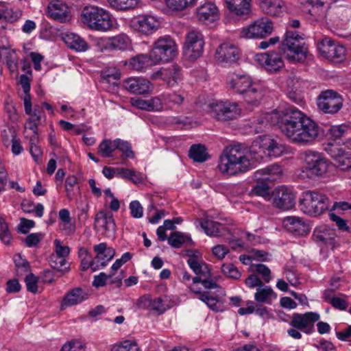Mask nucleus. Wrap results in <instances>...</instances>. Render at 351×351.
Returning <instances> with one entry per match:
<instances>
[{
  "mask_svg": "<svg viewBox=\"0 0 351 351\" xmlns=\"http://www.w3.org/2000/svg\"><path fill=\"white\" fill-rule=\"evenodd\" d=\"M278 125L289 140L302 145L313 143L321 132L319 125L295 107L282 110L278 117Z\"/></svg>",
  "mask_w": 351,
  "mask_h": 351,
  "instance_id": "obj_1",
  "label": "nucleus"
},
{
  "mask_svg": "<svg viewBox=\"0 0 351 351\" xmlns=\"http://www.w3.org/2000/svg\"><path fill=\"white\" fill-rule=\"evenodd\" d=\"M218 168L222 173L234 176L252 168L250 160L237 147L226 148L220 156Z\"/></svg>",
  "mask_w": 351,
  "mask_h": 351,
  "instance_id": "obj_2",
  "label": "nucleus"
},
{
  "mask_svg": "<svg viewBox=\"0 0 351 351\" xmlns=\"http://www.w3.org/2000/svg\"><path fill=\"white\" fill-rule=\"evenodd\" d=\"M330 206L328 197L316 191H305L299 200L301 211L311 217H317L326 212Z\"/></svg>",
  "mask_w": 351,
  "mask_h": 351,
  "instance_id": "obj_3",
  "label": "nucleus"
},
{
  "mask_svg": "<svg viewBox=\"0 0 351 351\" xmlns=\"http://www.w3.org/2000/svg\"><path fill=\"white\" fill-rule=\"evenodd\" d=\"M282 49L290 62H302L306 59L308 47L304 38L296 32L287 31Z\"/></svg>",
  "mask_w": 351,
  "mask_h": 351,
  "instance_id": "obj_4",
  "label": "nucleus"
},
{
  "mask_svg": "<svg viewBox=\"0 0 351 351\" xmlns=\"http://www.w3.org/2000/svg\"><path fill=\"white\" fill-rule=\"evenodd\" d=\"M82 21L89 28L106 32L113 26L111 15L103 8L97 6H86L82 11Z\"/></svg>",
  "mask_w": 351,
  "mask_h": 351,
  "instance_id": "obj_5",
  "label": "nucleus"
},
{
  "mask_svg": "<svg viewBox=\"0 0 351 351\" xmlns=\"http://www.w3.org/2000/svg\"><path fill=\"white\" fill-rule=\"evenodd\" d=\"M319 318V315L315 312L293 313L289 322L292 328L287 330V334L293 339H300L302 338L301 331L306 334L314 332V324Z\"/></svg>",
  "mask_w": 351,
  "mask_h": 351,
  "instance_id": "obj_6",
  "label": "nucleus"
},
{
  "mask_svg": "<svg viewBox=\"0 0 351 351\" xmlns=\"http://www.w3.org/2000/svg\"><path fill=\"white\" fill-rule=\"evenodd\" d=\"M150 58L155 63L167 62L173 59L177 53V45L169 36L158 38L151 50Z\"/></svg>",
  "mask_w": 351,
  "mask_h": 351,
  "instance_id": "obj_7",
  "label": "nucleus"
},
{
  "mask_svg": "<svg viewBox=\"0 0 351 351\" xmlns=\"http://www.w3.org/2000/svg\"><path fill=\"white\" fill-rule=\"evenodd\" d=\"M304 154L306 169L312 176L322 177L327 173L330 163L322 154L307 150Z\"/></svg>",
  "mask_w": 351,
  "mask_h": 351,
  "instance_id": "obj_8",
  "label": "nucleus"
},
{
  "mask_svg": "<svg viewBox=\"0 0 351 351\" xmlns=\"http://www.w3.org/2000/svg\"><path fill=\"white\" fill-rule=\"evenodd\" d=\"M342 97L332 90L322 92L317 98V106L324 113L335 114L342 108Z\"/></svg>",
  "mask_w": 351,
  "mask_h": 351,
  "instance_id": "obj_9",
  "label": "nucleus"
},
{
  "mask_svg": "<svg viewBox=\"0 0 351 351\" xmlns=\"http://www.w3.org/2000/svg\"><path fill=\"white\" fill-rule=\"evenodd\" d=\"M241 55V49L237 45L227 42L221 43L217 48L215 58L218 62L230 66L238 62Z\"/></svg>",
  "mask_w": 351,
  "mask_h": 351,
  "instance_id": "obj_10",
  "label": "nucleus"
},
{
  "mask_svg": "<svg viewBox=\"0 0 351 351\" xmlns=\"http://www.w3.org/2000/svg\"><path fill=\"white\" fill-rule=\"evenodd\" d=\"M204 41L202 34L196 31L189 32L184 43V54L191 60L200 58L203 53Z\"/></svg>",
  "mask_w": 351,
  "mask_h": 351,
  "instance_id": "obj_11",
  "label": "nucleus"
},
{
  "mask_svg": "<svg viewBox=\"0 0 351 351\" xmlns=\"http://www.w3.org/2000/svg\"><path fill=\"white\" fill-rule=\"evenodd\" d=\"M153 79L160 78L167 86L168 88H174L177 87L182 81V73L181 67L173 64L166 68H162L160 70L152 74Z\"/></svg>",
  "mask_w": 351,
  "mask_h": 351,
  "instance_id": "obj_12",
  "label": "nucleus"
},
{
  "mask_svg": "<svg viewBox=\"0 0 351 351\" xmlns=\"http://www.w3.org/2000/svg\"><path fill=\"white\" fill-rule=\"evenodd\" d=\"M210 113L216 119L226 121L237 118L240 114V109L236 104L219 102L210 104Z\"/></svg>",
  "mask_w": 351,
  "mask_h": 351,
  "instance_id": "obj_13",
  "label": "nucleus"
},
{
  "mask_svg": "<svg viewBox=\"0 0 351 351\" xmlns=\"http://www.w3.org/2000/svg\"><path fill=\"white\" fill-rule=\"evenodd\" d=\"M317 47L321 54L332 61L341 60L345 55V48L326 37L318 41Z\"/></svg>",
  "mask_w": 351,
  "mask_h": 351,
  "instance_id": "obj_14",
  "label": "nucleus"
},
{
  "mask_svg": "<svg viewBox=\"0 0 351 351\" xmlns=\"http://www.w3.org/2000/svg\"><path fill=\"white\" fill-rule=\"evenodd\" d=\"M256 61L270 73H276L284 66L281 55L274 51L256 54Z\"/></svg>",
  "mask_w": 351,
  "mask_h": 351,
  "instance_id": "obj_15",
  "label": "nucleus"
},
{
  "mask_svg": "<svg viewBox=\"0 0 351 351\" xmlns=\"http://www.w3.org/2000/svg\"><path fill=\"white\" fill-rule=\"evenodd\" d=\"M273 24L267 18H262L251 24L243 32L248 38H262L271 34Z\"/></svg>",
  "mask_w": 351,
  "mask_h": 351,
  "instance_id": "obj_16",
  "label": "nucleus"
},
{
  "mask_svg": "<svg viewBox=\"0 0 351 351\" xmlns=\"http://www.w3.org/2000/svg\"><path fill=\"white\" fill-rule=\"evenodd\" d=\"M326 150L334 158L335 166L341 171L351 169V156L332 143H328Z\"/></svg>",
  "mask_w": 351,
  "mask_h": 351,
  "instance_id": "obj_17",
  "label": "nucleus"
},
{
  "mask_svg": "<svg viewBox=\"0 0 351 351\" xmlns=\"http://www.w3.org/2000/svg\"><path fill=\"white\" fill-rule=\"evenodd\" d=\"M226 7L232 16L240 19L248 18L251 13L252 0H224Z\"/></svg>",
  "mask_w": 351,
  "mask_h": 351,
  "instance_id": "obj_18",
  "label": "nucleus"
},
{
  "mask_svg": "<svg viewBox=\"0 0 351 351\" xmlns=\"http://www.w3.org/2000/svg\"><path fill=\"white\" fill-rule=\"evenodd\" d=\"M132 26L136 31L144 34H150L158 28L159 23L152 16L142 15L132 20Z\"/></svg>",
  "mask_w": 351,
  "mask_h": 351,
  "instance_id": "obj_19",
  "label": "nucleus"
},
{
  "mask_svg": "<svg viewBox=\"0 0 351 351\" xmlns=\"http://www.w3.org/2000/svg\"><path fill=\"white\" fill-rule=\"evenodd\" d=\"M123 88L133 94L142 95L150 93L153 85L147 79L130 77L123 81Z\"/></svg>",
  "mask_w": 351,
  "mask_h": 351,
  "instance_id": "obj_20",
  "label": "nucleus"
},
{
  "mask_svg": "<svg viewBox=\"0 0 351 351\" xmlns=\"http://www.w3.org/2000/svg\"><path fill=\"white\" fill-rule=\"evenodd\" d=\"M260 147L269 157H280L287 152L286 147L269 136L261 137Z\"/></svg>",
  "mask_w": 351,
  "mask_h": 351,
  "instance_id": "obj_21",
  "label": "nucleus"
},
{
  "mask_svg": "<svg viewBox=\"0 0 351 351\" xmlns=\"http://www.w3.org/2000/svg\"><path fill=\"white\" fill-rule=\"evenodd\" d=\"M272 203L276 208L287 210L295 205V195L287 189H281L274 193Z\"/></svg>",
  "mask_w": 351,
  "mask_h": 351,
  "instance_id": "obj_22",
  "label": "nucleus"
},
{
  "mask_svg": "<svg viewBox=\"0 0 351 351\" xmlns=\"http://www.w3.org/2000/svg\"><path fill=\"white\" fill-rule=\"evenodd\" d=\"M283 225L287 230L296 235L302 236L310 232L309 226L300 217L290 216L283 219Z\"/></svg>",
  "mask_w": 351,
  "mask_h": 351,
  "instance_id": "obj_23",
  "label": "nucleus"
},
{
  "mask_svg": "<svg viewBox=\"0 0 351 351\" xmlns=\"http://www.w3.org/2000/svg\"><path fill=\"white\" fill-rule=\"evenodd\" d=\"M197 16L204 23H213L219 19L218 9L214 3L208 2L197 8Z\"/></svg>",
  "mask_w": 351,
  "mask_h": 351,
  "instance_id": "obj_24",
  "label": "nucleus"
},
{
  "mask_svg": "<svg viewBox=\"0 0 351 351\" xmlns=\"http://www.w3.org/2000/svg\"><path fill=\"white\" fill-rule=\"evenodd\" d=\"M94 251L97 253L94 258L97 264L104 267L107 263L110 261L115 255V250L111 247H108L106 243H101L93 247Z\"/></svg>",
  "mask_w": 351,
  "mask_h": 351,
  "instance_id": "obj_25",
  "label": "nucleus"
},
{
  "mask_svg": "<svg viewBox=\"0 0 351 351\" xmlns=\"http://www.w3.org/2000/svg\"><path fill=\"white\" fill-rule=\"evenodd\" d=\"M282 173L281 166L278 164H273L265 169H259L254 173L255 178L258 180L273 182L280 178Z\"/></svg>",
  "mask_w": 351,
  "mask_h": 351,
  "instance_id": "obj_26",
  "label": "nucleus"
},
{
  "mask_svg": "<svg viewBox=\"0 0 351 351\" xmlns=\"http://www.w3.org/2000/svg\"><path fill=\"white\" fill-rule=\"evenodd\" d=\"M49 15L61 22H65L69 19V10L66 5L60 1L49 3L48 5Z\"/></svg>",
  "mask_w": 351,
  "mask_h": 351,
  "instance_id": "obj_27",
  "label": "nucleus"
},
{
  "mask_svg": "<svg viewBox=\"0 0 351 351\" xmlns=\"http://www.w3.org/2000/svg\"><path fill=\"white\" fill-rule=\"evenodd\" d=\"M259 5L266 14L278 16L282 12L284 2L282 0H259Z\"/></svg>",
  "mask_w": 351,
  "mask_h": 351,
  "instance_id": "obj_28",
  "label": "nucleus"
},
{
  "mask_svg": "<svg viewBox=\"0 0 351 351\" xmlns=\"http://www.w3.org/2000/svg\"><path fill=\"white\" fill-rule=\"evenodd\" d=\"M130 44L129 37L124 34L108 38L106 43V47L109 49H126Z\"/></svg>",
  "mask_w": 351,
  "mask_h": 351,
  "instance_id": "obj_29",
  "label": "nucleus"
},
{
  "mask_svg": "<svg viewBox=\"0 0 351 351\" xmlns=\"http://www.w3.org/2000/svg\"><path fill=\"white\" fill-rule=\"evenodd\" d=\"M313 239L315 242L332 245L335 242V232L333 230L316 228L313 232Z\"/></svg>",
  "mask_w": 351,
  "mask_h": 351,
  "instance_id": "obj_30",
  "label": "nucleus"
},
{
  "mask_svg": "<svg viewBox=\"0 0 351 351\" xmlns=\"http://www.w3.org/2000/svg\"><path fill=\"white\" fill-rule=\"evenodd\" d=\"M64 40L68 47L77 51H85L88 47V43L80 36L75 34H66Z\"/></svg>",
  "mask_w": 351,
  "mask_h": 351,
  "instance_id": "obj_31",
  "label": "nucleus"
},
{
  "mask_svg": "<svg viewBox=\"0 0 351 351\" xmlns=\"http://www.w3.org/2000/svg\"><path fill=\"white\" fill-rule=\"evenodd\" d=\"M230 85L236 93L241 95L253 86L251 79L247 75L237 76L230 82Z\"/></svg>",
  "mask_w": 351,
  "mask_h": 351,
  "instance_id": "obj_32",
  "label": "nucleus"
},
{
  "mask_svg": "<svg viewBox=\"0 0 351 351\" xmlns=\"http://www.w3.org/2000/svg\"><path fill=\"white\" fill-rule=\"evenodd\" d=\"M101 222V226L106 231H114L116 224L113 218V215L110 213H106L104 210H99L95 217V223Z\"/></svg>",
  "mask_w": 351,
  "mask_h": 351,
  "instance_id": "obj_33",
  "label": "nucleus"
},
{
  "mask_svg": "<svg viewBox=\"0 0 351 351\" xmlns=\"http://www.w3.org/2000/svg\"><path fill=\"white\" fill-rule=\"evenodd\" d=\"M86 298L83 295V291L81 288H75L69 291L64 297L61 309H63L64 306H73L75 305L82 301Z\"/></svg>",
  "mask_w": 351,
  "mask_h": 351,
  "instance_id": "obj_34",
  "label": "nucleus"
},
{
  "mask_svg": "<svg viewBox=\"0 0 351 351\" xmlns=\"http://www.w3.org/2000/svg\"><path fill=\"white\" fill-rule=\"evenodd\" d=\"M189 156L193 159L194 162H202L206 161L209 155L204 145L197 144L193 145L189 151Z\"/></svg>",
  "mask_w": 351,
  "mask_h": 351,
  "instance_id": "obj_35",
  "label": "nucleus"
},
{
  "mask_svg": "<svg viewBox=\"0 0 351 351\" xmlns=\"http://www.w3.org/2000/svg\"><path fill=\"white\" fill-rule=\"evenodd\" d=\"M276 293L268 286L257 288L254 295L256 301L260 303L271 304V298L276 299Z\"/></svg>",
  "mask_w": 351,
  "mask_h": 351,
  "instance_id": "obj_36",
  "label": "nucleus"
},
{
  "mask_svg": "<svg viewBox=\"0 0 351 351\" xmlns=\"http://www.w3.org/2000/svg\"><path fill=\"white\" fill-rule=\"evenodd\" d=\"M200 226L206 234L214 237H220L221 229L223 228L221 223L210 219L200 221Z\"/></svg>",
  "mask_w": 351,
  "mask_h": 351,
  "instance_id": "obj_37",
  "label": "nucleus"
},
{
  "mask_svg": "<svg viewBox=\"0 0 351 351\" xmlns=\"http://www.w3.org/2000/svg\"><path fill=\"white\" fill-rule=\"evenodd\" d=\"M116 150V139L103 140L98 146V154L103 158H110L112 156V152Z\"/></svg>",
  "mask_w": 351,
  "mask_h": 351,
  "instance_id": "obj_38",
  "label": "nucleus"
},
{
  "mask_svg": "<svg viewBox=\"0 0 351 351\" xmlns=\"http://www.w3.org/2000/svg\"><path fill=\"white\" fill-rule=\"evenodd\" d=\"M187 242H192L191 239L178 231L171 233L168 237L169 244L175 248H179Z\"/></svg>",
  "mask_w": 351,
  "mask_h": 351,
  "instance_id": "obj_39",
  "label": "nucleus"
},
{
  "mask_svg": "<svg viewBox=\"0 0 351 351\" xmlns=\"http://www.w3.org/2000/svg\"><path fill=\"white\" fill-rule=\"evenodd\" d=\"M151 60L150 56L141 54L134 56L130 60V66L133 70L140 71L149 65Z\"/></svg>",
  "mask_w": 351,
  "mask_h": 351,
  "instance_id": "obj_40",
  "label": "nucleus"
},
{
  "mask_svg": "<svg viewBox=\"0 0 351 351\" xmlns=\"http://www.w3.org/2000/svg\"><path fill=\"white\" fill-rule=\"evenodd\" d=\"M116 149L122 152L121 159L134 158V153L132 150L131 145L128 142L120 138L116 139Z\"/></svg>",
  "mask_w": 351,
  "mask_h": 351,
  "instance_id": "obj_41",
  "label": "nucleus"
},
{
  "mask_svg": "<svg viewBox=\"0 0 351 351\" xmlns=\"http://www.w3.org/2000/svg\"><path fill=\"white\" fill-rule=\"evenodd\" d=\"M21 208L22 210L27 213H35L36 216L41 217L43 215L44 207L41 204H38L36 206H34L33 202L24 199L21 202Z\"/></svg>",
  "mask_w": 351,
  "mask_h": 351,
  "instance_id": "obj_42",
  "label": "nucleus"
},
{
  "mask_svg": "<svg viewBox=\"0 0 351 351\" xmlns=\"http://www.w3.org/2000/svg\"><path fill=\"white\" fill-rule=\"evenodd\" d=\"M14 262L16 268V273L17 276H22L24 273L30 271L31 267L29 263L26 259H23L20 254L14 256Z\"/></svg>",
  "mask_w": 351,
  "mask_h": 351,
  "instance_id": "obj_43",
  "label": "nucleus"
},
{
  "mask_svg": "<svg viewBox=\"0 0 351 351\" xmlns=\"http://www.w3.org/2000/svg\"><path fill=\"white\" fill-rule=\"evenodd\" d=\"M49 262L53 269L58 270L62 274L70 270L69 267H66L63 269H61L66 263L65 258L51 254L49 258Z\"/></svg>",
  "mask_w": 351,
  "mask_h": 351,
  "instance_id": "obj_44",
  "label": "nucleus"
},
{
  "mask_svg": "<svg viewBox=\"0 0 351 351\" xmlns=\"http://www.w3.org/2000/svg\"><path fill=\"white\" fill-rule=\"evenodd\" d=\"M347 131V127L343 125H333L329 128L328 134L330 135V141L335 145V142L343 137Z\"/></svg>",
  "mask_w": 351,
  "mask_h": 351,
  "instance_id": "obj_45",
  "label": "nucleus"
},
{
  "mask_svg": "<svg viewBox=\"0 0 351 351\" xmlns=\"http://www.w3.org/2000/svg\"><path fill=\"white\" fill-rule=\"evenodd\" d=\"M110 6L117 10H129L134 8L138 0H108Z\"/></svg>",
  "mask_w": 351,
  "mask_h": 351,
  "instance_id": "obj_46",
  "label": "nucleus"
},
{
  "mask_svg": "<svg viewBox=\"0 0 351 351\" xmlns=\"http://www.w3.org/2000/svg\"><path fill=\"white\" fill-rule=\"evenodd\" d=\"M243 95L246 102L251 104H256L261 98V93L254 85L249 88Z\"/></svg>",
  "mask_w": 351,
  "mask_h": 351,
  "instance_id": "obj_47",
  "label": "nucleus"
},
{
  "mask_svg": "<svg viewBox=\"0 0 351 351\" xmlns=\"http://www.w3.org/2000/svg\"><path fill=\"white\" fill-rule=\"evenodd\" d=\"M111 351H140V349L135 341L125 340L114 345Z\"/></svg>",
  "mask_w": 351,
  "mask_h": 351,
  "instance_id": "obj_48",
  "label": "nucleus"
},
{
  "mask_svg": "<svg viewBox=\"0 0 351 351\" xmlns=\"http://www.w3.org/2000/svg\"><path fill=\"white\" fill-rule=\"evenodd\" d=\"M195 0H165L167 6L173 10H182L189 5H193Z\"/></svg>",
  "mask_w": 351,
  "mask_h": 351,
  "instance_id": "obj_49",
  "label": "nucleus"
},
{
  "mask_svg": "<svg viewBox=\"0 0 351 351\" xmlns=\"http://www.w3.org/2000/svg\"><path fill=\"white\" fill-rule=\"evenodd\" d=\"M38 277L36 276L34 274L29 273L27 275L25 278L27 290L34 294L38 293Z\"/></svg>",
  "mask_w": 351,
  "mask_h": 351,
  "instance_id": "obj_50",
  "label": "nucleus"
},
{
  "mask_svg": "<svg viewBox=\"0 0 351 351\" xmlns=\"http://www.w3.org/2000/svg\"><path fill=\"white\" fill-rule=\"evenodd\" d=\"M162 98L165 104L177 106L182 105L184 101V97L176 93L163 94Z\"/></svg>",
  "mask_w": 351,
  "mask_h": 351,
  "instance_id": "obj_51",
  "label": "nucleus"
},
{
  "mask_svg": "<svg viewBox=\"0 0 351 351\" xmlns=\"http://www.w3.org/2000/svg\"><path fill=\"white\" fill-rule=\"evenodd\" d=\"M16 136H17L16 132L12 127L8 128L7 129H3L1 131V141H2L3 144L7 147H8L10 144V142H11L10 138H11V139H14Z\"/></svg>",
  "mask_w": 351,
  "mask_h": 351,
  "instance_id": "obj_52",
  "label": "nucleus"
},
{
  "mask_svg": "<svg viewBox=\"0 0 351 351\" xmlns=\"http://www.w3.org/2000/svg\"><path fill=\"white\" fill-rule=\"evenodd\" d=\"M221 271L225 275L231 278L239 279L241 277V273L237 268L231 263L223 264Z\"/></svg>",
  "mask_w": 351,
  "mask_h": 351,
  "instance_id": "obj_53",
  "label": "nucleus"
},
{
  "mask_svg": "<svg viewBox=\"0 0 351 351\" xmlns=\"http://www.w3.org/2000/svg\"><path fill=\"white\" fill-rule=\"evenodd\" d=\"M43 238L44 234L43 233H32L26 237L24 243L27 247H32L36 246Z\"/></svg>",
  "mask_w": 351,
  "mask_h": 351,
  "instance_id": "obj_54",
  "label": "nucleus"
},
{
  "mask_svg": "<svg viewBox=\"0 0 351 351\" xmlns=\"http://www.w3.org/2000/svg\"><path fill=\"white\" fill-rule=\"evenodd\" d=\"M265 181L261 180V182H258L257 184L253 188L252 192L254 195L262 196L265 197L269 194V187Z\"/></svg>",
  "mask_w": 351,
  "mask_h": 351,
  "instance_id": "obj_55",
  "label": "nucleus"
},
{
  "mask_svg": "<svg viewBox=\"0 0 351 351\" xmlns=\"http://www.w3.org/2000/svg\"><path fill=\"white\" fill-rule=\"evenodd\" d=\"M35 226V222L32 219H27L26 218H21L20 223L17 227V230L19 232L22 234H27L29 230L34 228Z\"/></svg>",
  "mask_w": 351,
  "mask_h": 351,
  "instance_id": "obj_56",
  "label": "nucleus"
},
{
  "mask_svg": "<svg viewBox=\"0 0 351 351\" xmlns=\"http://www.w3.org/2000/svg\"><path fill=\"white\" fill-rule=\"evenodd\" d=\"M60 351H84V345L78 340H72L65 343Z\"/></svg>",
  "mask_w": 351,
  "mask_h": 351,
  "instance_id": "obj_57",
  "label": "nucleus"
},
{
  "mask_svg": "<svg viewBox=\"0 0 351 351\" xmlns=\"http://www.w3.org/2000/svg\"><path fill=\"white\" fill-rule=\"evenodd\" d=\"M112 276H114V274L107 275L106 274L101 272L99 275L94 276L92 285L96 288L104 287L106 285L107 280L112 278Z\"/></svg>",
  "mask_w": 351,
  "mask_h": 351,
  "instance_id": "obj_58",
  "label": "nucleus"
},
{
  "mask_svg": "<svg viewBox=\"0 0 351 351\" xmlns=\"http://www.w3.org/2000/svg\"><path fill=\"white\" fill-rule=\"evenodd\" d=\"M245 283L247 287H249L250 288H254L256 287H257L258 288H260V287H262L264 286L263 281L256 274L250 275L245 279Z\"/></svg>",
  "mask_w": 351,
  "mask_h": 351,
  "instance_id": "obj_59",
  "label": "nucleus"
},
{
  "mask_svg": "<svg viewBox=\"0 0 351 351\" xmlns=\"http://www.w3.org/2000/svg\"><path fill=\"white\" fill-rule=\"evenodd\" d=\"M130 209L134 218H141L143 216V208L139 202L135 200L130 202Z\"/></svg>",
  "mask_w": 351,
  "mask_h": 351,
  "instance_id": "obj_60",
  "label": "nucleus"
},
{
  "mask_svg": "<svg viewBox=\"0 0 351 351\" xmlns=\"http://www.w3.org/2000/svg\"><path fill=\"white\" fill-rule=\"evenodd\" d=\"M77 183V178L75 176H69L65 180V189L66 196L69 199H72L71 191L73 186Z\"/></svg>",
  "mask_w": 351,
  "mask_h": 351,
  "instance_id": "obj_61",
  "label": "nucleus"
},
{
  "mask_svg": "<svg viewBox=\"0 0 351 351\" xmlns=\"http://www.w3.org/2000/svg\"><path fill=\"white\" fill-rule=\"evenodd\" d=\"M14 51H9L6 56V64L12 73L17 70V61L14 57Z\"/></svg>",
  "mask_w": 351,
  "mask_h": 351,
  "instance_id": "obj_62",
  "label": "nucleus"
},
{
  "mask_svg": "<svg viewBox=\"0 0 351 351\" xmlns=\"http://www.w3.org/2000/svg\"><path fill=\"white\" fill-rule=\"evenodd\" d=\"M56 247V254L57 256L65 258L69 256L70 253V248L68 246H63L58 239L54 241Z\"/></svg>",
  "mask_w": 351,
  "mask_h": 351,
  "instance_id": "obj_63",
  "label": "nucleus"
},
{
  "mask_svg": "<svg viewBox=\"0 0 351 351\" xmlns=\"http://www.w3.org/2000/svg\"><path fill=\"white\" fill-rule=\"evenodd\" d=\"M90 258L84 257L81 261V269L82 271L87 270L89 267H91L93 271H96L99 269V265L96 263L95 259L90 261Z\"/></svg>",
  "mask_w": 351,
  "mask_h": 351,
  "instance_id": "obj_64",
  "label": "nucleus"
}]
</instances>
